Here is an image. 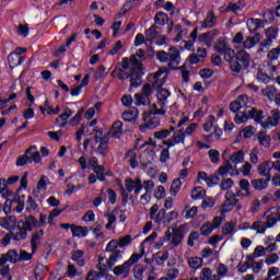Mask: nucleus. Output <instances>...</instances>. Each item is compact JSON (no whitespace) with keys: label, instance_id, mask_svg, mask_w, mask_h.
<instances>
[{"label":"nucleus","instance_id":"a18cd8bd","mask_svg":"<svg viewBox=\"0 0 280 280\" xmlns=\"http://www.w3.org/2000/svg\"><path fill=\"white\" fill-rule=\"evenodd\" d=\"M176 218H178V212L176 211H171V212H165L164 213V219L162 221V224H172V222L174 220H176Z\"/></svg>","mask_w":280,"mask_h":280},{"label":"nucleus","instance_id":"e2e57ef3","mask_svg":"<svg viewBox=\"0 0 280 280\" xmlns=\"http://www.w3.org/2000/svg\"><path fill=\"white\" fill-rule=\"evenodd\" d=\"M206 184L208 185V187H215V185H220V176L218 175L208 176V178L206 179Z\"/></svg>","mask_w":280,"mask_h":280},{"label":"nucleus","instance_id":"4d7b16f0","mask_svg":"<svg viewBox=\"0 0 280 280\" xmlns=\"http://www.w3.org/2000/svg\"><path fill=\"white\" fill-rule=\"evenodd\" d=\"M165 82H167V74H165L162 79H153L152 86L159 91V89H163L162 86L165 84Z\"/></svg>","mask_w":280,"mask_h":280},{"label":"nucleus","instance_id":"2f4dec72","mask_svg":"<svg viewBox=\"0 0 280 280\" xmlns=\"http://www.w3.org/2000/svg\"><path fill=\"white\" fill-rule=\"evenodd\" d=\"M155 25H167L170 23V16L167 13L158 12L154 16Z\"/></svg>","mask_w":280,"mask_h":280},{"label":"nucleus","instance_id":"6ab92c4d","mask_svg":"<svg viewBox=\"0 0 280 280\" xmlns=\"http://www.w3.org/2000/svg\"><path fill=\"white\" fill-rule=\"evenodd\" d=\"M218 25V18L215 16V13H213V10H210L206 19L201 22V27L205 30H210L211 27H215Z\"/></svg>","mask_w":280,"mask_h":280},{"label":"nucleus","instance_id":"412c9836","mask_svg":"<svg viewBox=\"0 0 280 280\" xmlns=\"http://www.w3.org/2000/svg\"><path fill=\"white\" fill-rule=\"evenodd\" d=\"M257 170L260 176H266L268 180H272V166L270 164V161H265L260 163Z\"/></svg>","mask_w":280,"mask_h":280},{"label":"nucleus","instance_id":"4c0bfd02","mask_svg":"<svg viewBox=\"0 0 280 280\" xmlns=\"http://www.w3.org/2000/svg\"><path fill=\"white\" fill-rule=\"evenodd\" d=\"M257 139L264 148H270V136L266 135V131H260L257 136Z\"/></svg>","mask_w":280,"mask_h":280},{"label":"nucleus","instance_id":"13d9d810","mask_svg":"<svg viewBox=\"0 0 280 280\" xmlns=\"http://www.w3.org/2000/svg\"><path fill=\"white\" fill-rule=\"evenodd\" d=\"M235 231V223L228 222L222 228L223 235H231V233H234Z\"/></svg>","mask_w":280,"mask_h":280},{"label":"nucleus","instance_id":"9d476101","mask_svg":"<svg viewBox=\"0 0 280 280\" xmlns=\"http://www.w3.org/2000/svg\"><path fill=\"white\" fill-rule=\"evenodd\" d=\"M118 247H115V245L108 243L105 250L106 253H109V258L107 260L108 268H113L118 261H121L124 259V250L117 249Z\"/></svg>","mask_w":280,"mask_h":280},{"label":"nucleus","instance_id":"bf43d9fd","mask_svg":"<svg viewBox=\"0 0 280 280\" xmlns=\"http://www.w3.org/2000/svg\"><path fill=\"white\" fill-rule=\"evenodd\" d=\"M155 56L161 62H170V51L159 50Z\"/></svg>","mask_w":280,"mask_h":280},{"label":"nucleus","instance_id":"c03bdc74","mask_svg":"<svg viewBox=\"0 0 280 280\" xmlns=\"http://www.w3.org/2000/svg\"><path fill=\"white\" fill-rule=\"evenodd\" d=\"M279 259H280L279 254L272 253L266 256L265 264L267 266H275V264L279 262Z\"/></svg>","mask_w":280,"mask_h":280},{"label":"nucleus","instance_id":"72a5a7b5","mask_svg":"<svg viewBox=\"0 0 280 280\" xmlns=\"http://www.w3.org/2000/svg\"><path fill=\"white\" fill-rule=\"evenodd\" d=\"M34 150H36V145H33L28 150H26V154H28L32 163H40V152Z\"/></svg>","mask_w":280,"mask_h":280},{"label":"nucleus","instance_id":"603ef678","mask_svg":"<svg viewBox=\"0 0 280 280\" xmlns=\"http://www.w3.org/2000/svg\"><path fill=\"white\" fill-rule=\"evenodd\" d=\"M126 156L130 158L128 160V163L132 167V170H136V167H139V162L137 161V153L135 151H129Z\"/></svg>","mask_w":280,"mask_h":280},{"label":"nucleus","instance_id":"aec40b11","mask_svg":"<svg viewBox=\"0 0 280 280\" xmlns=\"http://www.w3.org/2000/svg\"><path fill=\"white\" fill-rule=\"evenodd\" d=\"M45 235V230L35 231L31 237V248L33 253L38 250V246H40V242H43V236Z\"/></svg>","mask_w":280,"mask_h":280},{"label":"nucleus","instance_id":"a19ab883","mask_svg":"<svg viewBox=\"0 0 280 280\" xmlns=\"http://www.w3.org/2000/svg\"><path fill=\"white\" fill-rule=\"evenodd\" d=\"M188 266L194 270H198V268H202V258L198 256L188 258Z\"/></svg>","mask_w":280,"mask_h":280},{"label":"nucleus","instance_id":"7ed1b4c3","mask_svg":"<svg viewBox=\"0 0 280 280\" xmlns=\"http://www.w3.org/2000/svg\"><path fill=\"white\" fill-rule=\"evenodd\" d=\"M145 255V248L143 244H141L140 254H132L128 260L124 264L114 267L113 272L115 277H120L121 279H128L130 277V270L135 266V264H139V260L143 258Z\"/></svg>","mask_w":280,"mask_h":280},{"label":"nucleus","instance_id":"4be33fe9","mask_svg":"<svg viewBox=\"0 0 280 280\" xmlns=\"http://www.w3.org/2000/svg\"><path fill=\"white\" fill-rule=\"evenodd\" d=\"M71 115H73V110H71V108L69 107H66L65 113L60 114L56 118L55 124L60 128H65V126H67V120L69 119V117H71Z\"/></svg>","mask_w":280,"mask_h":280},{"label":"nucleus","instance_id":"39448f33","mask_svg":"<svg viewBox=\"0 0 280 280\" xmlns=\"http://www.w3.org/2000/svg\"><path fill=\"white\" fill-rule=\"evenodd\" d=\"M261 40V35L256 33L254 36H248L244 39V34L242 32L236 33L232 43L235 45L236 49H253L255 45H258Z\"/></svg>","mask_w":280,"mask_h":280},{"label":"nucleus","instance_id":"ea45409f","mask_svg":"<svg viewBox=\"0 0 280 280\" xmlns=\"http://www.w3.org/2000/svg\"><path fill=\"white\" fill-rule=\"evenodd\" d=\"M280 56V45L277 48H272L271 50L268 51L267 54V60L272 65L275 60H278Z\"/></svg>","mask_w":280,"mask_h":280},{"label":"nucleus","instance_id":"f704fd0d","mask_svg":"<svg viewBox=\"0 0 280 280\" xmlns=\"http://www.w3.org/2000/svg\"><path fill=\"white\" fill-rule=\"evenodd\" d=\"M3 255L7 261H10V264H19V252H16V249H9Z\"/></svg>","mask_w":280,"mask_h":280},{"label":"nucleus","instance_id":"a211bd4d","mask_svg":"<svg viewBox=\"0 0 280 280\" xmlns=\"http://www.w3.org/2000/svg\"><path fill=\"white\" fill-rule=\"evenodd\" d=\"M215 36H218V30L200 34L198 40L201 45H205L206 47H211L213 38H215Z\"/></svg>","mask_w":280,"mask_h":280},{"label":"nucleus","instance_id":"6e6d98bb","mask_svg":"<svg viewBox=\"0 0 280 280\" xmlns=\"http://www.w3.org/2000/svg\"><path fill=\"white\" fill-rule=\"evenodd\" d=\"M238 185L242 191H245V196H250V183L248 179H241Z\"/></svg>","mask_w":280,"mask_h":280},{"label":"nucleus","instance_id":"79ce46f5","mask_svg":"<svg viewBox=\"0 0 280 280\" xmlns=\"http://www.w3.org/2000/svg\"><path fill=\"white\" fill-rule=\"evenodd\" d=\"M279 267H270L267 272V278L265 280H280Z\"/></svg>","mask_w":280,"mask_h":280},{"label":"nucleus","instance_id":"8fccbe9b","mask_svg":"<svg viewBox=\"0 0 280 280\" xmlns=\"http://www.w3.org/2000/svg\"><path fill=\"white\" fill-rule=\"evenodd\" d=\"M208 156H209L211 163H214L215 165H218V163H220V151H218L215 149H211L208 151Z\"/></svg>","mask_w":280,"mask_h":280},{"label":"nucleus","instance_id":"338daca9","mask_svg":"<svg viewBox=\"0 0 280 280\" xmlns=\"http://www.w3.org/2000/svg\"><path fill=\"white\" fill-rule=\"evenodd\" d=\"M33 255L25 252V249H21L20 254H18V260L19 261H30L32 259Z\"/></svg>","mask_w":280,"mask_h":280},{"label":"nucleus","instance_id":"f3484780","mask_svg":"<svg viewBox=\"0 0 280 280\" xmlns=\"http://www.w3.org/2000/svg\"><path fill=\"white\" fill-rule=\"evenodd\" d=\"M18 224L27 233L38 226V219L34 215H28L24 220L18 221Z\"/></svg>","mask_w":280,"mask_h":280},{"label":"nucleus","instance_id":"a878e982","mask_svg":"<svg viewBox=\"0 0 280 280\" xmlns=\"http://www.w3.org/2000/svg\"><path fill=\"white\" fill-rule=\"evenodd\" d=\"M252 231H256L257 235H264L268 230L266 223L262 220H258L252 224V226H247Z\"/></svg>","mask_w":280,"mask_h":280},{"label":"nucleus","instance_id":"6e6552de","mask_svg":"<svg viewBox=\"0 0 280 280\" xmlns=\"http://www.w3.org/2000/svg\"><path fill=\"white\" fill-rule=\"evenodd\" d=\"M185 225H179L178 228H168L165 232L164 242H170L173 246H180L183 240H185Z\"/></svg>","mask_w":280,"mask_h":280},{"label":"nucleus","instance_id":"20e7f679","mask_svg":"<svg viewBox=\"0 0 280 280\" xmlns=\"http://www.w3.org/2000/svg\"><path fill=\"white\" fill-rule=\"evenodd\" d=\"M228 62L233 73H242V69H248L250 67V55L244 49L237 52L233 50V56L231 59H228Z\"/></svg>","mask_w":280,"mask_h":280},{"label":"nucleus","instance_id":"37998d69","mask_svg":"<svg viewBox=\"0 0 280 280\" xmlns=\"http://www.w3.org/2000/svg\"><path fill=\"white\" fill-rule=\"evenodd\" d=\"M230 161H232L234 165H237L238 163H244V151L240 150L233 153L230 158Z\"/></svg>","mask_w":280,"mask_h":280},{"label":"nucleus","instance_id":"393cba45","mask_svg":"<svg viewBox=\"0 0 280 280\" xmlns=\"http://www.w3.org/2000/svg\"><path fill=\"white\" fill-rule=\"evenodd\" d=\"M110 135L114 139H121L124 135V122L117 120L112 125Z\"/></svg>","mask_w":280,"mask_h":280},{"label":"nucleus","instance_id":"774afa93","mask_svg":"<svg viewBox=\"0 0 280 280\" xmlns=\"http://www.w3.org/2000/svg\"><path fill=\"white\" fill-rule=\"evenodd\" d=\"M212 275H213V271H211V268L206 267L201 270L200 279L201 280H210Z\"/></svg>","mask_w":280,"mask_h":280},{"label":"nucleus","instance_id":"7c9ffc66","mask_svg":"<svg viewBox=\"0 0 280 280\" xmlns=\"http://www.w3.org/2000/svg\"><path fill=\"white\" fill-rule=\"evenodd\" d=\"M243 10H244V2H242V0H238L235 3L233 2L229 3L224 12H233V14H237V12H242Z\"/></svg>","mask_w":280,"mask_h":280},{"label":"nucleus","instance_id":"0eeeda50","mask_svg":"<svg viewBox=\"0 0 280 280\" xmlns=\"http://www.w3.org/2000/svg\"><path fill=\"white\" fill-rule=\"evenodd\" d=\"M154 107H151L149 112H144L142 115V119L144 121V125H140L139 129L141 132H145V130L154 129L158 126L161 125V118H159L156 115H161L159 113H155Z\"/></svg>","mask_w":280,"mask_h":280},{"label":"nucleus","instance_id":"3c124183","mask_svg":"<svg viewBox=\"0 0 280 280\" xmlns=\"http://www.w3.org/2000/svg\"><path fill=\"white\" fill-rule=\"evenodd\" d=\"M0 194H2V196L4 198H9V196H12V190H8V183L5 182V179H0Z\"/></svg>","mask_w":280,"mask_h":280},{"label":"nucleus","instance_id":"ddd939ff","mask_svg":"<svg viewBox=\"0 0 280 280\" xmlns=\"http://www.w3.org/2000/svg\"><path fill=\"white\" fill-rule=\"evenodd\" d=\"M185 137L183 129H178L174 131L171 139L163 141V145H167V148H174V145H178V143H183V145H185Z\"/></svg>","mask_w":280,"mask_h":280},{"label":"nucleus","instance_id":"9b49d317","mask_svg":"<svg viewBox=\"0 0 280 280\" xmlns=\"http://www.w3.org/2000/svg\"><path fill=\"white\" fill-rule=\"evenodd\" d=\"M214 49L215 51H218V54H221V56H223L226 62L231 60V58H233L234 50L229 47L224 39H219L214 45Z\"/></svg>","mask_w":280,"mask_h":280},{"label":"nucleus","instance_id":"4468645a","mask_svg":"<svg viewBox=\"0 0 280 280\" xmlns=\"http://www.w3.org/2000/svg\"><path fill=\"white\" fill-rule=\"evenodd\" d=\"M165 213H167V211L165 209L159 210V203H154L150 209V218L159 226H161V224H163V220H165Z\"/></svg>","mask_w":280,"mask_h":280},{"label":"nucleus","instance_id":"473e14b6","mask_svg":"<svg viewBox=\"0 0 280 280\" xmlns=\"http://www.w3.org/2000/svg\"><path fill=\"white\" fill-rule=\"evenodd\" d=\"M264 255H266L265 247L261 245H258L254 249V253L252 255L247 256V259L249 262H253L254 259H257L258 257H264Z\"/></svg>","mask_w":280,"mask_h":280},{"label":"nucleus","instance_id":"c85d7f7f","mask_svg":"<svg viewBox=\"0 0 280 280\" xmlns=\"http://www.w3.org/2000/svg\"><path fill=\"white\" fill-rule=\"evenodd\" d=\"M270 183V179L266 178H259V179H253L252 186L256 191H264V189H268V184Z\"/></svg>","mask_w":280,"mask_h":280},{"label":"nucleus","instance_id":"052dcab7","mask_svg":"<svg viewBox=\"0 0 280 280\" xmlns=\"http://www.w3.org/2000/svg\"><path fill=\"white\" fill-rule=\"evenodd\" d=\"M200 233L206 237L209 236L210 233H213V225H211V222H207L206 224L201 225Z\"/></svg>","mask_w":280,"mask_h":280},{"label":"nucleus","instance_id":"f257e3e1","mask_svg":"<svg viewBox=\"0 0 280 280\" xmlns=\"http://www.w3.org/2000/svg\"><path fill=\"white\" fill-rule=\"evenodd\" d=\"M230 110L235 114V124H246L247 119H254L262 128H275L279 126L280 110L272 109L270 116L265 120L264 110H257L255 107L248 105V95L241 94L230 104Z\"/></svg>","mask_w":280,"mask_h":280},{"label":"nucleus","instance_id":"864d4df0","mask_svg":"<svg viewBox=\"0 0 280 280\" xmlns=\"http://www.w3.org/2000/svg\"><path fill=\"white\" fill-rule=\"evenodd\" d=\"M108 150V138L102 139L97 148L98 154L106 156V151Z\"/></svg>","mask_w":280,"mask_h":280},{"label":"nucleus","instance_id":"69168bd1","mask_svg":"<svg viewBox=\"0 0 280 280\" xmlns=\"http://www.w3.org/2000/svg\"><path fill=\"white\" fill-rule=\"evenodd\" d=\"M27 163H32V158H30V155H21L18 158V167H23V165H27Z\"/></svg>","mask_w":280,"mask_h":280},{"label":"nucleus","instance_id":"de8ad7c7","mask_svg":"<svg viewBox=\"0 0 280 280\" xmlns=\"http://www.w3.org/2000/svg\"><path fill=\"white\" fill-rule=\"evenodd\" d=\"M182 186H183V182H180V178L174 179L171 185V196H176V194L180 191Z\"/></svg>","mask_w":280,"mask_h":280},{"label":"nucleus","instance_id":"dca6fc26","mask_svg":"<svg viewBox=\"0 0 280 280\" xmlns=\"http://www.w3.org/2000/svg\"><path fill=\"white\" fill-rule=\"evenodd\" d=\"M13 242H25L27 240V233L23 230V228L16 223L9 231Z\"/></svg>","mask_w":280,"mask_h":280},{"label":"nucleus","instance_id":"c756f323","mask_svg":"<svg viewBox=\"0 0 280 280\" xmlns=\"http://www.w3.org/2000/svg\"><path fill=\"white\" fill-rule=\"evenodd\" d=\"M89 235V228L82 225L72 226V237H86Z\"/></svg>","mask_w":280,"mask_h":280},{"label":"nucleus","instance_id":"2eb2a0df","mask_svg":"<svg viewBox=\"0 0 280 280\" xmlns=\"http://www.w3.org/2000/svg\"><path fill=\"white\" fill-rule=\"evenodd\" d=\"M180 65V50L174 46L168 48V67L176 69Z\"/></svg>","mask_w":280,"mask_h":280},{"label":"nucleus","instance_id":"cd10ccee","mask_svg":"<svg viewBox=\"0 0 280 280\" xmlns=\"http://www.w3.org/2000/svg\"><path fill=\"white\" fill-rule=\"evenodd\" d=\"M159 27L156 24H153L149 30L145 31V40L149 43H154V39L159 36Z\"/></svg>","mask_w":280,"mask_h":280},{"label":"nucleus","instance_id":"49530a36","mask_svg":"<svg viewBox=\"0 0 280 280\" xmlns=\"http://www.w3.org/2000/svg\"><path fill=\"white\" fill-rule=\"evenodd\" d=\"M191 198L192 200H200L205 198V189L200 186L195 187L191 191Z\"/></svg>","mask_w":280,"mask_h":280},{"label":"nucleus","instance_id":"5fc2aeb1","mask_svg":"<svg viewBox=\"0 0 280 280\" xmlns=\"http://www.w3.org/2000/svg\"><path fill=\"white\" fill-rule=\"evenodd\" d=\"M279 34V30L275 26H271L266 30V36L269 40H277V36Z\"/></svg>","mask_w":280,"mask_h":280},{"label":"nucleus","instance_id":"58836bf2","mask_svg":"<svg viewBox=\"0 0 280 280\" xmlns=\"http://www.w3.org/2000/svg\"><path fill=\"white\" fill-rule=\"evenodd\" d=\"M145 272V266L138 264L133 267V277L136 280H143V273Z\"/></svg>","mask_w":280,"mask_h":280},{"label":"nucleus","instance_id":"b1692460","mask_svg":"<svg viewBox=\"0 0 280 280\" xmlns=\"http://www.w3.org/2000/svg\"><path fill=\"white\" fill-rule=\"evenodd\" d=\"M132 243V236L126 235L120 237L119 240H112L109 241V244H113L116 248H126V246H130Z\"/></svg>","mask_w":280,"mask_h":280},{"label":"nucleus","instance_id":"0e129e2a","mask_svg":"<svg viewBox=\"0 0 280 280\" xmlns=\"http://www.w3.org/2000/svg\"><path fill=\"white\" fill-rule=\"evenodd\" d=\"M105 172H106V170H104V166H102V165L94 168L96 178H98V180H101L102 183H104V180H106V176L104 175Z\"/></svg>","mask_w":280,"mask_h":280},{"label":"nucleus","instance_id":"423d86ee","mask_svg":"<svg viewBox=\"0 0 280 280\" xmlns=\"http://www.w3.org/2000/svg\"><path fill=\"white\" fill-rule=\"evenodd\" d=\"M170 97H172V92L167 89H159L156 91V104H153L151 108L159 115L164 116L167 113V104L170 103Z\"/></svg>","mask_w":280,"mask_h":280},{"label":"nucleus","instance_id":"5701e85b","mask_svg":"<svg viewBox=\"0 0 280 280\" xmlns=\"http://www.w3.org/2000/svg\"><path fill=\"white\" fill-rule=\"evenodd\" d=\"M8 62H9V67L11 69H14L15 67H21V65H23L25 62V58L21 57L16 52H11L8 56Z\"/></svg>","mask_w":280,"mask_h":280},{"label":"nucleus","instance_id":"09e8293b","mask_svg":"<svg viewBox=\"0 0 280 280\" xmlns=\"http://www.w3.org/2000/svg\"><path fill=\"white\" fill-rule=\"evenodd\" d=\"M26 211L28 213H32V211H38V203L32 198V196H28L26 201Z\"/></svg>","mask_w":280,"mask_h":280},{"label":"nucleus","instance_id":"1a4fd4ad","mask_svg":"<svg viewBox=\"0 0 280 280\" xmlns=\"http://www.w3.org/2000/svg\"><path fill=\"white\" fill-rule=\"evenodd\" d=\"M234 207H236L237 211L242 209V206L240 205V199L235 197V194L228 191L225 194V201L222 205L221 214L224 215V213L233 211Z\"/></svg>","mask_w":280,"mask_h":280},{"label":"nucleus","instance_id":"e433bc0d","mask_svg":"<svg viewBox=\"0 0 280 280\" xmlns=\"http://www.w3.org/2000/svg\"><path fill=\"white\" fill-rule=\"evenodd\" d=\"M135 104L136 106H148L150 104V97L141 93L135 94Z\"/></svg>","mask_w":280,"mask_h":280},{"label":"nucleus","instance_id":"bb28decb","mask_svg":"<svg viewBox=\"0 0 280 280\" xmlns=\"http://www.w3.org/2000/svg\"><path fill=\"white\" fill-rule=\"evenodd\" d=\"M124 121H137L139 119V109L137 107L130 108L122 113Z\"/></svg>","mask_w":280,"mask_h":280},{"label":"nucleus","instance_id":"680f3d73","mask_svg":"<svg viewBox=\"0 0 280 280\" xmlns=\"http://www.w3.org/2000/svg\"><path fill=\"white\" fill-rule=\"evenodd\" d=\"M215 206V200L211 197H205L201 202V208L203 209H212Z\"/></svg>","mask_w":280,"mask_h":280},{"label":"nucleus","instance_id":"f8f14e48","mask_svg":"<svg viewBox=\"0 0 280 280\" xmlns=\"http://www.w3.org/2000/svg\"><path fill=\"white\" fill-rule=\"evenodd\" d=\"M135 179L132 178H126L125 179V188L124 185L119 184L120 188V196L122 198L124 205H128V197L130 192L135 191Z\"/></svg>","mask_w":280,"mask_h":280},{"label":"nucleus","instance_id":"c9c22d12","mask_svg":"<svg viewBox=\"0 0 280 280\" xmlns=\"http://www.w3.org/2000/svg\"><path fill=\"white\" fill-rule=\"evenodd\" d=\"M72 261H75L78 266H84L86 261L84 260V252L82 250H74L72 252Z\"/></svg>","mask_w":280,"mask_h":280},{"label":"nucleus","instance_id":"f03ea898","mask_svg":"<svg viewBox=\"0 0 280 280\" xmlns=\"http://www.w3.org/2000/svg\"><path fill=\"white\" fill-rule=\"evenodd\" d=\"M132 67L129 69H119L118 80H128L130 78V86L139 88L143 84L141 75H143L141 60L137 59L135 56H131Z\"/></svg>","mask_w":280,"mask_h":280}]
</instances>
